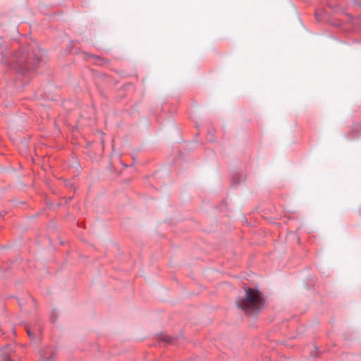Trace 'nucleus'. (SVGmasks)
<instances>
[{"instance_id": "1", "label": "nucleus", "mask_w": 361, "mask_h": 361, "mask_svg": "<svg viewBox=\"0 0 361 361\" xmlns=\"http://www.w3.org/2000/svg\"><path fill=\"white\" fill-rule=\"evenodd\" d=\"M245 292V298L238 300L237 305L247 315L258 314L264 305L265 301L262 293L257 289L252 288H246Z\"/></svg>"}, {"instance_id": "2", "label": "nucleus", "mask_w": 361, "mask_h": 361, "mask_svg": "<svg viewBox=\"0 0 361 361\" xmlns=\"http://www.w3.org/2000/svg\"><path fill=\"white\" fill-rule=\"evenodd\" d=\"M27 332L28 335H29L30 337H32V334H31V332H30V329H27Z\"/></svg>"}]
</instances>
